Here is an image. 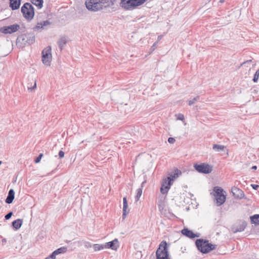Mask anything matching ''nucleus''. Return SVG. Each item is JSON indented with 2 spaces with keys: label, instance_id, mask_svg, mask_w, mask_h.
Listing matches in <instances>:
<instances>
[{
  "label": "nucleus",
  "instance_id": "obj_1",
  "mask_svg": "<svg viewBox=\"0 0 259 259\" xmlns=\"http://www.w3.org/2000/svg\"><path fill=\"white\" fill-rule=\"evenodd\" d=\"M116 0H87L85 5L91 11L97 12L104 10L106 12L111 13L116 10L114 4Z\"/></svg>",
  "mask_w": 259,
  "mask_h": 259
},
{
  "label": "nucleus",
  "instance_id": "obj_2",
  "mask_svg": "<svg viewBox=\"0 0 259 259\" xmlns=\"http://www.w3.org/2000/svg\"><path fill=\"white\" fill-rule=\"evenodd\" d=\"M197 249L203 254H206L216 249L217 245L209 242V241L202 238L197 239L195 241Z\"/></svg>",
  "mask_w": 259,
  "mask_h": 259
},
{
  "label": "nucleus",
  "instance_id": "obj_3",
  "mask_svg": "<svg viewBox=\"0 0 259 259\" xmlns=\"http://www.w3.org/2000/svg\"><path fill=\"white\" fill-rule=\"evenodd\" d=\"M148 0H121L120 6L125 10H134L143 5Z\"/></svg>",
  "mask_w": 259,
  "mask_h": 259
},
{
  "label": "nucleus",
  "instance_id": "obj_4",
  "mask_svg": "<svg viewBox=\"0 0 259 259\" xmlns=\"http://www.w3.org/2000/svg\"><path fill=\"white\" fill-rule=\"evenodd\" d=\"M35 41V35L33 33H27L19 35L17 39V43L20 44V47H24L26 45H31Z\"/></svg>",
  "mask_w": 259,
  "mask_h": 259
},
{
  "label": "nucleus",
  "instance_id": "obj_5",
  "mask_svg": "<svg viewBox=\"0 0 259 259\" xmlns=\"http://www.w3.org/2000/svg\"><path fill=\"white\" fill-rule=\"evenodd\" d=\"M23 17L28 21L32 20L34 16L35 10L33 6L29 3H25L21 8Z\"/></svg>",
  "mask_w": 259,
  "mask_h": 259
},
{
  "label": "nucleus",
  "instance_id": "obj_6",
  "mask_svg": "<svg viewBox=\"0 0 259 259\" xmlns=\"http://www.w3.org/2000/svg\"><path fill=\"white\" fill-rule=\"evenodd\" d=\"M156 259H170L169 256L168 245L166 241L163 240L156 251Z\"/></svg>",
  "mask_w": 259,
  "mask_h": 259
},
{
  "label": "nucleus",
  "instance_id": "obj_7",
  "mask_svg": "<svg viewBox=\"0 0 259 259\" xmlns=\"http://www.w3.org/2000/svg\"><path fill=\"white\" fill-rule=\"evenodd\" d=\"M213 190L216 204L218 206H221L224 203L226 200L225 192L221 187L218 186L214 187Z\"/></svg>",
  "mask_w": 259,
  "mask_h": 259
},
{
  "label": "nucleus",
  "instance_id": "obj_8",
  "mask_svg": "<svg viewBox=\"0 0 259 259\" xmlns=\"http://www.w3.org/2000/svg\"><path fill=\"white\" fill-rule=\"evenodd\" d=\"M193 167L197 172L201 174H208L212 170V166L205 162L194 163Z\"/></svg>",
  "mask_w": 259,
  "mask_h": 259
},
{
  "label": "nucleus",
  "instance_id": "obj_9",
  "mask_svg": "<svg viewBox=\"0 0 259 259\" xmlns=\"http://www.w3.org/2000/svg\"><path fill=\"white\" fill-rule=\"evenodd\" d=\"M52 49L51 46H48L42 51V63L47 65L50 66L52 59Z\"/></svg>",
  "mask_w": 259,
  "mask_h": 259
},
{
  "label": "nucleus",
  "instance_id": "obj_10",
  "mask_svg": "<svg viewBox=\"0 0 259 259\" xmlns=\"http://www.w3.org/2000/svg\"><path fill=\"white\" fill-rule=\"evenodd\" d=\"M20 26L18 24L15 23L9 26H4L0 28V32L5 34H12L18 31Z\"/></svg>",
  "mask_w": 259,
  "mask_h": 259
},
{
  "label": "nucleus",
  "instance_id": "obj_11",
  "mask_svg": "<svg viewBox=\"0 0 259 259\" xmlns=\"http://www.w3.org/2000/svg\"><path fill=\"white\" fill-rule=\"evenodd\" d=\"M231 192L233 194V196L236 199H246V197L245 196L244 192L241 189L236 187H233L231 189Z\"/></svg>",
  "mask_w": 259,
  "mask_h": 259
},
{
  "label": "nucleus",
  "instance_id": "obj_12",
  "mask_svg": "<svg viewBox=\"0 0 259 259\" xmlns=\"http://www.w3.org/2000/svg\"><path fill=\"white\" fill-rule=\"evenodd\" d=\"M247 226V223L245 221H240L239 223L232 228V230L234 233L243 231Z\"/></svg>",
  "mask_w": 259,
  "mask_h": 259
},
{
  "label": "nucleus",
  "instance_id": "obj_13",
  "mask_svg": "<svg viewBox=\"0 0 259 259\" xmlns=\"http://www.w3.org/2000/svg\"><path fill=\"white\" fill-rule=\"evenodd\" d=\"M181 233L184 236H185L190 239H194L196 237L198 238L200 236L199 233H194L192 231L186 228L182 230Z\"/></svg>",
  "mask_w": 259,
  "mask_h": 259
},
{
  "label": "nucleus",
  "instance_id": "obj_14",
  "mask_svg": "<svg viewBox=\"0 0 259 259\" xmlns=\"http://www.w3.org/2000/svg\"><path fill=\"white\" fill-rule=\"evenodd\" d=\"M119 246V245L117 239H114L112 241L107 242L104 244L105 248H111L113 250H116Z\"/></svg>",
  "mask_w": 259,
  "mask_h": 259
},
{
  "label": "nucleus",
  "instance_id": "obj_15",
  "mask_svg": "<svg viewBox=\"0 0 259 259\" xmlns=\"http://www.w3.org/2000/svg\"><path fill=\"white\" fill-rule=\"evenodd\" d=\"M51 24V22L48 20L44 21L42 22H38L36 25L33 28V30L34 31H37L39 29H42L45 26L50 25Z\"/></svg>",
  "mask_w": 259,
  "mask_h": 259
},
{
  "label": "nucleus",
  "instance_id": "obj_16",
  "mask_svg": "<svg viewBox=\"0 0 259 259\" xmlns=\"http://www.w3.org/2000/svg\"><path fill=\"white\" fill-rule=\"evenodd\" d=\"M21 0H10L9 7L14 11L19 9Z\"/></svg>",
  "mask_w": 259,
  "mask_h": 259
},
{
  "label": "nucleus",
  "instance_id": "obj_17",
  "mask_svg": "<svg viewBox=\"0 0 259 259\" xmlns=\"http://www.w3.org/2000/svg\"><path fill=\"white\" fill-rule=\"evenodd\" d=\"M128 208V203L126 198V196H125L123 198V213H122V219H124L127 214L129 213V210H127Z\"/></svg>",
  "mask_w": 259,
  "mask_h": 259
},
{
  "label": "nucleus",
  "instance_id": "obj_18",
  "mask_svg": "<svg viewBox=\"0 0 259 259\" xmlns=\"http://www.w3.org/2000/svg\"><path fill=\"white\" fill-rule=\"evenodd\" d=\"M15 198V191L13 189H11L8 192V195L5 200L6 203L11 204L13 202Z\"/></svg>",
  "mask_w": 259,
  "mask_h": 259
},
{
  "label": "nucleus",
  "instance_id": "obj_19",
  "mask_svg": "<svg viewBox=\"0 0 259 259\" xmlns=\"http://www.w3.org/2000/svg\"><path fill=\"white\" fill-rule=\"evenodd\" d=\"M67 37L65 36H62L59 39V40L58 41V45L61 51H62L63 49L64 46L67 44Z\"/></svg>",
  "mask_w": 259,
  "mask_h": 259
},
{
  "label": "nucleus",
  "instance_id": "obj_20",
  "mask_svg": "<svg viewBox=\"0 0 259 259\" xmlns=\"http://www.w3.org/2000/svg\"><path fill=\"white\" fill-rule=\"evenodd\" d=\"M23 224V220L20 219H18L15 221H14L12 223V225L13 227L16 230H17L19 229Z\"/></svg>",
  "mask_w": 259,
  "mask_h": 259
},
{
  "label": "nucleus",
  "instance_id": "obj_21",
  "mask_svg": "<svg viewBox=\"0 0 259 259\" xmlns=\"http://www.w3.org/2000/svg\"><path fill=\"white\" fill-rule=\"evenodd\" d=\"M250 222L255 226L259 225V214H255L250 217Z\"/></svg>",
  "mask_w": 259,
  "mask_h": 259
},
{
  "label": "nucleus",
  "instance_id": "obj_22",
  "mask_svg": "<svg viewBox=\"0 0 259 259\" xmlns=\"http://www.w3.org/2000/svg\"><path fill=\"white\" fill-rule=\"evenodd\" d=\"M146 182V181H144L142 182L141 184V188H139L137 190V194L135 196V200L136 201H138L140 197L141 196V195L142 194V187H143V185Z\"/></svg>",
  "mask_w": 259,
  "mask_h": 259
},
{
  "label": "nucleus",
  "instance_id": "obj_23",
  "mask_svg": "<svg viewBox=\"0 0 259 259\" xmlns=\"http://www.w3.org/2000/svg\"><path fill=\"white\" fill-rule=\"evenodd\" d=\"M31 2L33 5L36 6L38 9H41L43 7V0H31Z\"/></svg>",
  "mask_w": 259,
  "mask_h": 259
},
{
  "label": "nucleus",
  "instance_id": "obj_24",
  "mask_svg": "<svg viewBox=\"0 0 259 259\" xmlns=\"http://www.w3.org/2000/svg\"><path fill=\"white\" fill-rule=\"evenodd\" d=\"M170 188V186H169L168 185H166V184L162 183L160 187V192L162 194H166Z\"/></svg>",
  "mask_w": 259,
  "mask_h": 259
},
{
  "label": "nucleus",
  "instance_id": "obj_25",
  "mask_svg": "<svg viewBox=\"0 0 259 259\" xmlns=\"http://www.w3.org/2000/svg\"><path fill=\"white\" fill-rule=\"evenodd\" d=\"M226 147L224 145L213 144L212 149L216 152L224 151Z\"/></svg>",
  "mask_w": 259,
  "mask_h": 259
},
{
  "label": "nucleus",
  "instance_id": "obj_26",
  "mask_svg": "<svg viewBox=\"0 0 259 259\" xmlns=\"http://www.w3.org/2000/svg\"><path fill=\"white\" fill-rule=\"evenodd\" d=\"M93 247L95 251H100L105 248L104 244H94Z\"/></svg>",
  "mask_w": 259,
  "mask_h": 259
},
{
  "label": "nucleus",
  "instance_id": "obj_27",
  "mask_svg": "<svg viewBox=\"0 0 259 259\" xmlns=\"http://www.w3.org/2000/svg\"><path fill=\"white\" fill-rule=\"evenodd\" d=\"M174 180V179L170 176L169 177H167L166 178L164 179L162 183L166 184V185H168L169 186H170L172 185V181H173Z\"/></svg>",
  "mask_w": 259,
  "mask_h": 259
},
{
  "label": "nucleus",
  "instance_id": "obj_28",
  "mask_svg": "<svg viewBox=\"0 0 259 259\" xmlns=\"http://www.w3.org/2000/svg\"><path fill=\"white\" fill-rule=\"evenodd\" d=\"M67 250L66 247H61L54 250L58 255L61 253H65Z\"/></svg>",
  "mask_w": 259,
  "mask_h": 259
},
{
  "label": "nucleus",
  "instance_id": "obj_29",
  "mask_svg": "<svg viewBox=\"0 0 259 259\" xmlns=\"http://www.w3.org/2000/svg\"><path fill=\"white\" fill-rule=\"evenodd\" d=\"M182 174V172L180 170L177 168L175 170V172L173 175H170L174 179L178 177L180 175Z\"/></svg>",
  "mask_w": 259,
  "mask_h": 259
},
{
  "label": "nucleus",
  "instance_id": "obj_30",
  "mask_svg": "<svg viewBox=\"0 0 259 259\" xmlns=\"http://www.w3.org/2000/svg\"><path fill=\"white\" fill-rule=\"evenodd\" d=\"M200 99V96H197L196 97L194 98L192 100H189L188 102V105L189 106H191L195 103L196 101H198Z\"/></svg>",
  "mask_w": 259,
  "mask_h": 259
},
{
  "label": "nucleus",
  "instance_id": "obj_31",
  "mask_svg": "<svg viewBox=\"0 0 259 259\" xmlns=\"http://www.w3.org/2000/svg\"><path fill=\"white\" fill-rule=\"evenodd\" d=\"M258 77H259V69L256 71L255 74H254L253 78L252 79L253 81L254 82H256L258 81Z\"/></svg>",
  "mask_w": 259,
  "mask_h": 259
},
{
  "label": "nucleus",
  "instance_id": "obj_32",
  "mask_svg": "<svg viewBox=\"0 0 259 259\" xmlns=\"http://www.w3.org/2000/svg\"><path fill=\"white\" fill-rule=\"evenodd\" d=\"M43 156V154L42 153H40L39 154V155L35 158V159L34 160V162L35 163H39L42 158V157Z\"/></svg>",
  "mask_w": 259,
  "mask_h": 259
},
{
  "label": "nucleus",
  "instance_id": "obj_33",
  "mask_svg": "<svg viewBox=\"0 0 259 259\" xmlns=\"http://www.w3.org/2000/svg\"><path fill=\"white\" fill-rule=\"evenodd\" d=\"M84 246L87 248H89L93 246L92 243L88 241L84 242Z\"/></svg>",
  "mask_w": 259,
  "mask_h": 259
},
{
  "label": "nucleus",
  "instance_id": "obj_34",
  "mask_svg": "<svg viewBox=\"0 0 259 259\" xmlns=\"http://www.w3.org/2000/svg\"><path fill=\"white\" fill-rule=\"evenodd\" d=\"M13 212L10 211L5 216V218L6 220H9L11 218Z\"/></svg>",
  "mask_w": 259,
  "mask_h": 259
},
{
  "label": "nucleus",
  "instance_id": "obj_35",
  "mask_svg": "<svg viewBox=\"0 0 259 259\" xmlns=\"http://www.w3.org/2000/svg\"><path fill=\"white\" fill-rule=\"evenodd\" d=\"M58 254L55 253V251H54L48 257H49V259H56V256Z\"/></svg>",
  "mask_w": 259,
  "mask_h": 259
},
{
  "label": "nucleus",
  "instance_id": "obj_36",
  "mask_svg": "<svg viewBox=\"0 0 259 259\" xmlns=\"http://www.w3.org/2000/svg\"><path fill=\"white\" fill-rule=\"evenodd\" d=\"M36 88V80L34 81V85L32 87H28V90L32 91L34 89H35Z\"/></svg>",
  "mask_w": 259,
  "mask_h": 259
},
{
  "label": "nucleus",
  "instance_id": "obj_37",
  "mask_svg": "<svg viewBox=\"0 0 259 259\" xmlns=\"http://www.w3.org/2000/svg\"><path fill=\"white\" fill-rule=\"evenodd\" d=\"M167 141H168V143L170 144H173L176 141L175 138H174L172 137L168 138Z\"/></svg>",
  "mask_w": 259,
  "mask_h": 259
},
{
  "label": "nucleus",
  "instance_id": "obj_38",
  "mask_svg": "<svg viewBox=\"0 0 259 259\" xmlns=\"http://www.w3.org/2000/svg\"><path fill=\"white\" fill-rule=\"evenodd\" d=\"M177 119L180 120H183L184 119V116L182 114H179L178 115Z\"/></svg>",
  "mask_w": 259,
  "mask_h": 259
},
{
  "label": "nucleus",
  "instance_id": "obj_39",
  "mask_svg": "<svg viewBox=\"0 0 259 259\" xmlns=\"http://www.w3.org/2000/svg\"><path fill=\"white\" fill-rule=\"evenodd\" d=\"M64 152L62 150H60L59 152L58 155L60 158H62L64 157Z\"/></svg>",
  "mask_w": 259,
  "mask_h": 259
},
{
  "label": "nucleus",
  "instance_id": "obj_40",
  "mask_svg": "<svg viewBox=\"0 0 259 259\" xmlns=\"http://www.w3.org/2000/svg\"><path fill=\"white\" fill-rule=\"evenodd\" d=\"M250 186L255 190H257L259 188V185L256 184H251Z\"/></svg>",
  "mask_w": 259,
  "mask_h": 259
},
{
  "label": "nucleus",
  "instance_id": "obj_41",
  "mask_svg": "<svg viewBox=\"0 0 259 259\" xmlns=\"http://www.w3.org/2000/svg\"><path fill=\"white\" fill-rule=\"evenodd\" d=\"M251 61V60H247V61H244V62H243L241 64V65L242 66V65H243V64H244L250 62Z\"/></svg>",
  "mask_w": 259,
  "mask_h": 259
},
{
  "label": "nucleus",
  "instance_id": "obj_42",
  "mask_svg": "<svg viewBox=\"0 0 259 259\" xmlns=\"http://www.w3.org/2000/svg\"><path fill=\"white\" fill-rule=\"evenodd\" d=\"M251 169L253 170H256L257 169V166L254 165L251 167Z\"/></svg>",
  "mask_w": 259,
  "mask_h": 259
},
{
  "label": "nucleus",
  "instance_id": "obj_43",
  "mask_svg": "<svg viewBox=\"0 0 259 259\" xmlns=\"http://www.w3.org/2000/svg\"><path fill=\"white\" fill-rule=\"evenodd\" d=\"M162 37V35H159L157 37V41L160 40Z\"/></svg>",
  "mask_w": 259,
  "mask_h": 259
},
{
  "label": "nucleus",
  "instance_id": "obj_44",
  "mask_svg": "<svg viewBox=\"0 0 259 259\" xmlns=\"http://www.w3.org/2000/svg\"><path fill=\"white\" fill-rule=\"evenodd\" d=\"M6 241H7L6 239H3L2 240V242H3H3H6Z\"/></svg>",
  "mask_w": 259,
  "mask_h": 259
},
{
  "label": "nucleus",
  "instance_id": "obj_45",
  "mask_svg": "<svg viewBox=\"0 0 259 259\" xmlns=\"http://www.w3.org/2000/svg\"><path fill=\"white\" fill-rule=\"evenodd\" d=\"M224 2H225V0H220V2L221 3H224Z\"/></svg>",
  "mask_w": 259,
  "mask_h": 259
},
{
  "label": "nucleus",
  "instance_id": "obj_46",
  "mask_svg": "<svg viewBox=\"0 0 259 259\" xmlns=\"http://www.w3.org/2000/svg\"><path fill=\"white\" fill-rule=\"evenodd\" d=\"M156 44H157V42H155L153 44V45L152 47H155V46H156Z\"/></svg>",
  "mask_w": 259,
  "mask_h": 259
},
{
  "label": "nucleus",
  "instance_id": "obj_47",
  "mask_svg": "<svg viewBox=\"0 0 259 259\" xmlns=\"http://www.w3.org/2000/svg\"><path fill=\"white\" fill-rule=\"evenodd\" d=\"M70 242V241H68V240H67V241H66V242H67V243H68V242Z\"/></svg>",
  "mask_w": 259,
  "mask_h": 259
},
{
  "label": "nucleus",
  "instance_id": "obj_48",
  "mask_svg": "<svg viewBox=\"0 0 259 259\" xmlns=\"http://www.w3.org/2000/svg\"><path fill=\"white\" fill-rule=\"evenodd\" d=\"M2 163V161L0 160V165Z\"/></svg>",
  "mask_w": 259,
  "mask_h": 259
},
{
  "label": "nucleus",
  "instance_id": "obj_49",
  "mask_svg": "<svg viewBox=\"0 0 259 259\" xmlns=\"http://www.w3.org/2000/svg\"><path fill=\"white\" fill-rule=\"evenodd\" d=\"M45 259H49V257H47L45 258Z\"/></svg>",
  "mask_w": 259,
  "mask_h": 259
}]
</instances>
